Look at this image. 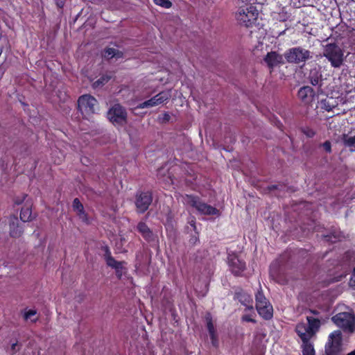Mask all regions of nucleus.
<instances>
[{
    "mask_svg": "<svg viewBox=\"0 0 355 355\" xmlns=\"http://www.w3.org/2000/svg\"><path fill=\"white\" fill-rule=\"evenodd\" d=\"M322 55L330 62L331 67L334 69H339L344 64V51L336 42L328 43L323 46Z\"/></svg>",
    "mask_w": 355,
    "mask_h": 355,
    "instance_id": "1",
    "label": "nucleus"
},
{
    "mask_svg": "<svg viewBox=\"0 0 355 355\" xmlns=\"http://www.w3.org/2000/svg\"><path fill=\"white\" fill-rule=\"evenodd\" d=\"M253 2H246L239 6L236 13V18L241 25L246 27L252 26L256 21L259 12Z\"/></svg>",
    "mask_w": 355,
    "mask_h": 355,
    "instance_id": "2",
    "label": "nucleus"
},
{
    "mask_svg": "<svg viewBox=\"0 0 355 355\" xmlns=\"http://www.w3.org/2000/svg\"><path fill=\"white\" fill-rule=\"evenodd\" d=\"M307 324L302 322L295 326V332L299 337L312 338L319 331L321 327V321L319 318L307 315L306 317Z\"/></svg>",
    "mask_w": 355,
    "mask_h": 355,
    "instance_id": "3",
    "label": "nucleus"
},
{
    "mask_svg": "<svg viewBox=\"0 0 355 355\" xmlns=\"http://www.w3.org/2000/svg\"><path fill=\"white\" fill-rule=\"evenodd\" d=\"M183 200L187 205L196 209L200 214L213 216L217 215L219 213L218 209L204 202L198 196L186 194L183 197Z\"/></svg>",
    "mask_w": 355,
    "mask_h": 355,
    "instance_id": "4",
    "label": "nucleus"
},
{
    "mask_svg": "<svg viewBox=\"0 0 355 355\" xmlns=\"http://www.w3.org/2000/svg\"><path fill=\"white\" fill-rule=\"evenodd\" d=\"M310 51L301 46L293 47L286 50L284 56L288 63L300 64L304 63L312 58Z\"/></svg>",
    "mask_w": 355,
    "mask_h": 355,
    "instance_id": "5",
    "label": "nucleus"
},
{
    "mask_svg": "<svg viewBox=\"0 0 355 355\" xmlns=\"http://www.w3.org/2000/svg\"><path fill=\"white\" fill-rule=\"evenodd\" d=\"M332 322L345 332L355 331V316L349 312H340L331 318Z\"/></svg>",
    "mask_w": 355,
    "mask_h": 355,
    "instance_id": "6",
    "label": "nucleus"
},
{
    "mask_svg": "<svg viewBox=\"0 0 355 355\" xmlns=\"http://www.w3.org/2000/svg\"><path fill=\"white\" fill-rule=\"evenodd\" d=\"M256 309L264 320H270L273 315V309L265 297L261 288L255 294Z\"/></svg>",
    "mask_w": 355,
    "mask_h": 355,
    "instance_id": "7",
    "label": "nucleus"
},
{
    "mask_svg": "<svg viewBox=\"0 0 355 355\" xmlns=\"http://www.w3.org/2000/svg\"><path fill=\"white\" fill-rule=\"evenodd\" d=\"M78 110L83 118L87 119L95 112L97 100L90 94H84L78 99Z\"/></svg>",
    "mask_w": 355,
    "mask_h": 355,
    "instance_id": "8",
    "label": "nucleus"
},
{
    "mask_svg": "<svg viewBox=\"0 0 355 355\" xmlns=\"http://www.w3.org/2000/svg\"><path fill=\"white\" fill-rule=\"evenodd\" d=\"M107 118L115 126H123L128 122V113L119 103L113 105L107 112Z\"/></svg>",
    "mask_w": 355,
    "mask_h": 355,
    "instance_id": "9",
    "label": "nucleus"
},
{
    "mask_svg": "<svg viewBox=\"0 0 355 355\" xmlns=\"http://www.w3.org/2000/svg\"><path fill=\"white\" fill-rule=\"evenodd\" d=\"M343 336L340 330L331 332L325 344V354L338 355L342 351Z\"/></svg>",
    "mask_w": 355,
    "mask_h": 355,
    "instance_id": "10",
    "label": "nucleus"
},
{
    "mask_svg": "<svg viewBox=\"0 0 355 355\" xmlns=\"http://www.w3.org/2000/svg\"><path fill=\"white\" fill-rule=\"evenodd\" d=\"M153 201L150 191H138L136 194L135 205L139 214H144L148 210Z\"/></svg>",
    "mask_w": 355,
    "mask_h": 355,
    "instance_id": "11",
    "label": "nucleus"
},
{
    "mask_svg": "<svg viewBox=\"0 0 355 355\" xmlns=\"http://www.w3.org/2000/svg\"><path fill=\"white\" fill-rule=\"evenodd\" d=\"M171 95L168 92H161L155 96L152 97L149 100L145 101L144 102L139 104L137 108L144 109L146 107H151L166 102Z\"/></svg>",
    "mask_w": 355,
    "mask_h": 355,
    "instance_id": "12",
    "label": "nucleus"
},
{
    "mask_svg": "<svg viewBox=\"0 0 355 355\" xmlns=\"http://www.w3.org/2000/svg\"><path fill=\"white\" fill-rule=\"evenodd\" d=\"M228 266L232 273L236 277L241 276L246 268L245 262L241 260L236 254L229 255Z\"/></svg>",
    "mask_w": 355,
    "mask_h": 355,
    "instance_id": "13",
    "label": "nucleus"
},
{
    "mask_svg": "<svg viewBox=\"0 0 355 355\" xmlns=\"http://www.w3.org/2000/svg\"><path fill=\"white\" fill-rule=\"evenodd\" d=\"M234 299L237 300L242 305L245 306V311H253V300L252 296L239 288L234 292Z\"/></svg>",
    "mask_w": 355,
    "mask_h": 355,
    "instance_id": "14",
    "label": "nucleus"
},
{
    "mask_svg": "<svg viewBox=\"0 0 355 355\" xmlns=\"http://www.w3.org/2000/svg\"><path fill=\"white\" fill-rule=\"evenodd\" d=\"M268 67L272 70L275 67L284 64L283 56L276 51L268 52L263 58Z\"/></svg>",
    "mask_w": 355,
    "mask_h": 355,
    "instance_id": "15",
    "label": "nucleus"
},
{
    "mask_svg": "<svg viewBox=\"0 0 355 355\" xmlns=\"http://www.w3.org/2000/svg\"><path fill=\"white\" fill-rule=\"evenodd\" d=\"M73 209L76 211L78 218L85 223L89 224V220L87 214L84 209V207L80 200L76 198L72 203Z\"/></svg>",
    "mask_w": 355,
    "mask_h": 355,
    "instance_id": "16",
    "label": "nucleus"
},
{
    "mask_svg": "<svg viewBox=\"0 0 355 355\" xmlns=\"http://www.w3.org/2000/svg\"><path fill=\"white\" fill-rule=\"evenodd\" d=\"M137 230L142 237L148 242L153 241L155 236L153 231L149 228L145 222L140 221L137 225Z\"/></svg>",
    "mask_w": 355,
    "mask_h": 355,
    "instance_id": "17",
    "label": "nucleus"
},
{
    "mask_svg": "<svg viewBox=\"0 0 355 355\" xmlns=\"http://www.w3.org/2000/svg\"><path fill=\"white\" fill-rule=\"evenodd\" d=\"M10 235L14 238H18L21 236L23 229L19 226L18 218L12 216L10 218Z\"/></svg>",
    "mask_w": 355,
    "mask_h": 355,
    "instance_id": "18",
    "label": "nucleus"
},
{
    "mask_svg": "<svg viewBox=\"0 0 355 355\" xmlns=\"http://www.w3.org/2000/svg\"><path fill=\"white\" fill-rule=\"evenodd\" d=\"M279 260H276L275 262L271 263V265L270 266V275L272 277V278L275 279V281L279 284H286L287 283V280L286 279L285 277H282L279 273Z\"/></svg>",
    "mask_w": 355,
    "mask_h": 355,
    "instance_id": "19",
    "label": "nucleus"
},
{
    "mask_svg": "<svg viewBox=\"0 0 355 355\" xmlns=\"http://www.w3.org/2000/svg\"><path fill=\"white\" fill-rule=\"evenodd\" d=\"M302 342V355H315V352L314 349V347L313 343L311 342V339L309 338L306 337H299Z\"/></svg>",
    "mask_w": 355,
    "mask_h": 355,
    "instance_id": "20",
    "label": "nucleus"
},
{
    "mask_svg": "<svg viewBox=\"0 0 355 355\" xmlns=\"http://www.w3.org/2000/svg\"><path fill=\"white\" fill-rule=\"evenodd\" d=\"M314 94V90L309 86L301 87L297 93L298 97L304 102H309L313 97Z\"/></svg>",
    "mask_w": 355,
    "mask_h": 355,
    "instance_id": "21",
    "label": "nucleus"
},
{
    "mask_svg": "<svg viewBox=\"0 0 355 355\" xmlns=\"http://www.w3.org/2000/svg\"><path fill=\"white\" fill-rule=\"evenodd\" d=\"M321 72L315 69L310 71L309 79L310 83L313 86H322V78Z\"/></svg>",
    "mask_w": 355,
    "mask_h": 355,
    "instance_id": "22",
    "label": "nucleus"
},
{
    "mask_svg": "<svg viewBox=\"0 0 355 355\" xmlns=\"http://www.w3.org/2000/svg\"><path fill=\"white\" fill-rule=\"evenodd\" d=\"M20 219L23 222L32 220V205L31 203L26 202L24 206L21 208L20 212Z\"/></svg>",
    "mask_w": 355,
    "mask_h": 355,
    "instance_id": "23",
    "label": "nucleus"
},
{
    "mask_svg": "<svg viewBox=\"0 0 355 355\" xmlns=\"http://www.w3.org/2000/svg\"><path fill=\"white\" fill-rule=\"evenodd\" d=\"M320 107L326 111H331L337 106V103L333 97L327 96L325 98L322 99L320 103Z\"/></svg>",
    "mask_w": 355,
    "mask_h": 355,
    "instance_id": "24",
    "label": "nucleus"
},
{
    "mask_svg": "<svg viewBox=\"0 0 355 355\" xmlns=\"http://www.w3.org/2000/svg\"><path fill=\"white\" fill-rule=\"evenodd\" d=\"M103 56L107 60H110L114 57L120 58L123 57V53L114 48H106L104 50Z\"/></svg>",
    "mask_w": 355,
    "mask_h": 355,
    "instance_id": "25",
    "label": "nucleus"
},
{
    "mask_svg": "<svg viewBox=\"0 0 355 355\" xmlns=\"http://www.w3.org/2000/svg\"><path fill=\"white\" fill-rule=\"evenodd\" d=\"M347 33V24L346 23H340L336 26L334 31L335 36L337 39H343Z\"/></svg>",
    "mask_w": 355,
    "mask_h": 355,
    "instance_id": "26",
    "label": "nucleus"
},
{
    "mask_svg": "<svg viewBox=\"0 0 355 355\" xmlns=\"http://www.w3.org/2000/svg\"><path fill=\"white\" fill-rule=\"evenodd\" d=\"M113 76L110 73H106L102 75L99 78L93 83V87L98 88L107 84L112 78Z\"/></svg>",
    "mask_w": 355,
    "mask_h": 355,
    "instance_id": "27",
    "label": "nucleus"
},
{
    "mask_svg": "<svg viewBox=\"0 0 355 355\" xmlns=\"http://www.w3.org/2000/svg\"><path fill=\"white\" fill-rule=\"evenodd\" d=\"M342 141L345 146L350 148L352 152L355 151V136L349 137L347 134L342 135Z\"/></svg>",
    "mask_w": 355,
    "mask_h": 355,
    "instance_id": "28",
    "label": "nucleus"
},
{
    "mask_svg": "<svg viewBox=\"0 0 355 355\" xmlns=\"http://www.w3.org/2000/svg\"><path fill=\"white\" fill-rule=\"evenodd\" d=\"M205 320H206L207 328L209 334L216 332V330L214 327V324L213 323L212 316L210 313H207L205 315Z\"/></svg>",
    "mask_w": 355,
    "mask_h": 355,
    "instance_id": "29",
    "label": "nucleus"
},
{
    "mask_svg": "<svg viewBox=\"0 0 355 355\" xmlns=\"http://www.w3.org/2000/svg\"><path fill=\"white\" fill-rule=\"evenodd\" d=\"M37 314V311L35 309H29L28 311H24V319L25 320H31L33 322H36L38 320L37 318L31 319L32 316H34Z\"/></svg>",
    "mask_w": 355,
    "mask_h": 355,
    "instance_id": "30",
    "label": "nucleus"
},
{
    "mask_svg": "<svg viewBox=\"0 0 355 355\" xmlns=\"http://www.w3.org/2000/svg\"><path fill=\"white\" fill-rule=\"evenodd\" d=\"M105 262L107 266L111 267L112 268H117L118 266H121L124 263V261H118L113 257L107 259Z\"/></svg>",
    "mask_w": 355,
    "mask_h": 355,
    "instance_id": "31",
    "label": "nucleus"
},
{
    "mask_svg": "<svg viewBox=\"0 0 355 355\" xmlns=\"http://www.w3.org/2000/svg\"><path fill=\"white\" fill-rule=\"evenodd\" d=\"M347 37H355V20L350 21L349 24H347Z\"/></svg>",
    "mask_w": 355,
    "mask_h": 355,
    "instance_id": "32",
    "label": "nucleus"
},
{
    "mask_svg": "<svg viewBox=\"0 0 355 355\" xmlns=\"http://www.w3.org/2000/svg\"><path fill=\"white\" fill-rule=\"evenodd\" d=\"M154 3L164 8H170L172 6V3L169 0H153Z\"/></svg>",
    "mask_w": 355,
    "mask_h": 355,
    "instance_id": "33",
    "label": "nucleus"
},
{
    "mask_svg": "<svg viewBox=\"0 0 355 355\" xmlns=\"http://www.w3.org/2000/svg\"><path fill=\"white\" fill-rule=\"evenodd\" d=\"M302 132L307 137L312 138L315 136V132L311 128L305 127L302 129Z\"/></svg>",
    "mask_w": 355,
    "mask_h": 355,
    "instance_id": "34",
    "label": "nucleus"
},
{
    "mask_svg": "<svg viewBox=\"0 0 355 355\" xmlns=\"http://www.w3.org/2000/svg\"><path fill=\"white\" fill-rule=\"evenodd\" d=\"M253 315H254V311H252V314H245V315H242L241 321L256 323L257 320L252 318Z\"/></svg>",
    "mask_w": 355,
    "mask_h": 355,
    "instance_id": "35",
    "label": "nucleus"
},
{
    "mask_svg": "<svg viewBox=\"0 0 355 355\" xmlns=\"http://www.w3.org/2000/svg\"><path fill=\"white\" fill-rule=\"evenodd\" d=\"M209 336H210L211 345L214 347H218V345H219V342H218L217 333L215 332V333L209 334Z\"/></svg>",
    "mask_w": 355,
    "mask_h": 355,
    "instance_id": "36",
    "label": "nucleus"
},
{
    "mask_svg": "<svg viewBox=\"0 0 355 355\" xmlns=\"http://www.w3.org/2000/svg\"><path fill=\"white\" fill-rule=\"evenodd\" d=\"M102 250L104 252L103 258L105 261L112 257L110 248L107 245L103 246Z\"/></svg>",
    "mask_w": 355,
    "mask_h": 355,
    "instance_id": "37",
    "label": "nucleus"
},
{
    "mask_svg": "<svg viewBox=\"0 0 355 355\" xmlns=\"http://www.w3.org/2000/svg\"><path fill=\"white\" fill-rule=\"evenodd\" d=\"M114 269L115 270L116 277L118 278V279H121L123 276V265L118 266L117 268H114Z\"/></svg>",
    "mask_w": 355,
    "mask_h": 355,
    "instance_id": "38",
    "label": "nucleus"
},
{
    "mask_svg": "<svg viewBox=\"0 0 355 355\" xmlns=\"http://www.w3.org/2000/svg\"><path fill=\"white\" fill-rule=\"evenodd\" d=\"M26 197H27L26 194H23L22 196H21V197H17L15 199V201H14L15 204L17 205H19L22 204L24 202V201L25 200Z\"/></svg>",
    "mask_w": 355,
    "mask_h": 355,
    "instance_id": "39",
    "label": "nucleus"
},
{
    "mask_svg": "<svg viewBox=\"0 0 355 355\" xmlns=\"http://www.w3.org/2000/svg\"><path fill=\"white\" fill-rule=\"evenodd\" d=\"M322 146L327 153L331 152V144L329 141H326L322 144Z\"/></svg>",
    "mask_w": 355,
    "mask_h": 355,
    "instance_id": "40",
    "label": "nucleus"
},
{
    "mask_svg": "<svg viewBox=\"0 0 355 355\" xmlns=\"http://www.w3.org/2000/svg\"><path fill=\"white\" fill-rule=\"evenodd\" d=\"M349 284L351 287L355 286V267L353 269L352 274L351 275Z\"/></svg>",
    "mask_w": 355,
    "mask_h": 355,
    "instance_id": "41",
    "label": "nucleus"
},
{
    "mask_svg": "<svg viewBox=\"0 0 355 355\" xmlns=\"http://www.w3.org/2000/svg\"><path fill=\"white\" fill-rule=\"evenodd\" d=\"M189 243L192 245H195L197 243L199 242V238H198V236H196V235H193L192 236L189 241Z\"/></svg>",
    "mask_w": 355,
    "mask_h": 355,
    "instance_id": "42",
    "label": "nucleus"
},
{
    "mask_svg": "<svg viewBox=\"0 0 355 355\" xmlns=\"http://www.w3.org/2000/svg\"><path fill=\"white\" fill-rule=\"evenodd\" d=\"M54 2L58 8L62 9L65 5L66 0H54Z\"/></svg>",
    "mask_w": 355,
    "mask_h": 355,
    "instance_id": "43",
    "label": "nucleus"
},
{
    "mask_svg": "<svg viewBox=\"0 0 355 355\" xmlns=\"http://www.w3.org/2000/svg\"><path fill=\"white\" fill-rule=\"evenodd\" d=\"M324 239L327 241H330L331 243H335L336 241V237L334 235H326L324 236Z\"/></svg>",
    "mask_w": 355,
    "mask_h": 355,
    "instance_id": "44",
    "label": "nucleus"
},
{
    "mask_svg": "<svg viewBox=\"0 0 355 355\" xmlns=\"http://www.w3.org/2000/svg\"><path fill=\"white\" fill-rule=\"evenodd\" d=\"M162 119L164 122H168L171 119V116L169 115L168 113L164 112L163 114V116H162Z\"/></svg>",
    "mask_w": 355,
    "mask_h": 355,
    "instance_id": "45",
    "label": "nucleus"
},
{
    "mask_svg": "<svg viewBox=\"0 0 355 355\" xmlns=\"http://www.w3.org/2000/svg\"><path fill=\"white\" fill-rule=\"evenodd\" d=\"M279 185L271 184V185L268 186L267 189L269 191H271L273 190L279 189Z\"/></svg>",
    "mask_w": 355,
    "mask_h": 355,
    "instance_id": "46",
    "label": "nucleus"
},
{
    "mask_svg": "<svg viewBox=\"0 0 355 355\" xmlns=\"http://www.w3.org/2000/svg\"><path fill=\"white\" fill-rule=\"evenodd\" d=\"M307 312H309L314 315H320V312L316 309H308Z\"/></svg>",
    "mask_w": 355,
    "mask_h": 355,
    "instance_id": "47",
    "label": "nucleus"
},
{
    "mask_svg": "<svg viewBox=\"0 0 355 355\" xmlns=\"http://www.w3.org/2000/svg\"><path fill=\"white\" fill-rule=\"evenodd\" d=\"M17 345V343L12 344V345H11L12 350H15V347H16Z\"/></svg>",
    "mask_w": 355,
    "mask_h": 355,
    "instance_id": "48",
    "label": "nucleus"
},
{
    "mask_svg": "<svg viewBox=\"0 0 355 355\" xmlns=\"http://www.w3.org/2000/svg\"><path fill=\"white\" fill-rule=\"evenodd\" d=\"M242 2H253L254 3L257 0H241Z\"/></svg>",
    "mask_w": 355,
    "mask_h": 355,
    "instance_id": "49",
    "label": "nucleus"
},
{
    "mask_svg": "<svg viewBox=\"0 0 355 355\" xmlns=\"http://www.w3.org/2000/svg\"><path fill=\"white\" fill-rule=\"evenodd\" d=\"M347 355H355V349L348 353Z\"/></svg>",
    "mask_w": 355,
    "mask_h": 355,
    "instance_id": "50",
    "label": "nucleus"
}]
</instances>
